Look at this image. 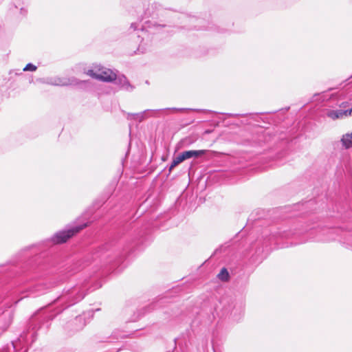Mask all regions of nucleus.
<instances>
[{"label": "nucleus", "mask_w": 352, "mask_h": 352, "mask_svg": "<svg viewBox=\"0 0 352 352\" xmlns=\"http://www.w3.org/2000/svg\"><path fill=\"white\" fill-rule=\"evenodd\" d=\"M138 28V25L136 23H132L131 25V29H133V30H135Z\"/></svg>", "instance_id": "obj_13"}, {"label": "nucleus", "mask_w": 352, "mask_h": 352, "mask_svg": "<svg viewBox=\"0 0 352 352\" xmlns=\"http://www.w3.org/2000/svg\"><path fill=\"white\" fill-rule=\"evenodd\" d=\"M142 28H143V29L146 28V27H144V25H142ZM146 28H150V25H148L146 26Z\"/></svg>", "instance_id": "obj_14"}, {"label": "nucleus", "mask_w": 352, "mask_h": 352, "mask_svg": "<svg viewBox=\"0 0 352 352\" xmlns=\"http://www.w3.org/2000/svg\"><path fill=\"white\" fill-rule=\"evenodd\" d=\"M208 152L207 150H197V151H186L183 152L185 160L190 159L191 157H199L206 154Z\"/></svg>", "instance_id": "obj_6"}, {"label": "nucleus", "mask_w": 352, "mask_h": 352, "mask_svg": "<svg viewBox=\"0 0 352 352\" xmlns=\"http://www.w3.org/2000/svg\"><path fill=\"white\" fill-rule=\"evenodd\" d=\"M87 74L97 80L104 82H113L116 78V73L111 69L100 65H96L87 72Z\"/></svg>", "instance_id": "obj_1"}, {"label": "nucleus", "mask_w": 352, "mask_h": 352, "mask_svg": "<svg viewBox=\"0 0 352 352\" xmlns=\"http://www.w3.org/2000/svg\"><path fill=\"white\" fill-rule=\"evenodd\" d=\"M186 109H177V108H168L163 109H146L144 111L138 113H127V119L130 120H135L138 122H142L144 120L151 118L156 117L158 113L162 111H171L173 112H182L185 111Z\"/></svg>", "instance_id": "obj_2"}, {"label": "nucleus", "mask_w": 352, "mask_h": 352, "mask_svg": "<svg viewBox=\"0 0 352 352\" xmlns=\"http://www.w3.org/2000/svg\"><path fill=\"white\" fill-rule=\"evenodd\" d=\"M113 81L116 85L120 86L121 89L124 90L131 91L133 89L124 76H117L116 74V78L113 79Z\"/></svg>", "instance_id": "obj_5"}, {"label": "nucleus", "mask_w": 352, "mask_h": 352, "mask_svg": "<svg viewBox=\"0 0 352 352\" xmlns=\"http://www.w3.org/2000/svg\"><path fill=\"white\" fill-rule=\"evenodd\" d=\"M142 34H143V35L146 34V32H144V29H143V28H142Z\"/></svg>", "instance_id": "obj_15"}, {"label": "nucleus", "mask_w": 352, "mask_h": 352, "mask_svg": "<svg viewBox=\"0 0 352 352\" xmlns=\"http://www.w3.org/2000/svg\"><path fill=\"white\" fill-rule=\"evenodd\" d=\"M218 277L223 281H226L228 280L229 274L226 268H223L219 274H218Z\"/></svg>", "instance_id": "obj_10"}, {"label": "nucleus", "mask_w": 352, "mask_h": 352, "mask_svg": "<svg viewBox=\"0 0 352 352\" xmlns=\"http://www.w3.org/2000/svg\"><path fill=\"white\" fill-rule=\"evenodd\" d=\"M342 146L348 149L352 147V132L342 135L341 139Z\"/></svg>", "instance_id": "obj_7"}, {"label": "nucleus", "mask_w": 352, "mask_h": 352, "mask_svg": "<svg viewBox=\"0 0 352 352\" xmlns=\"http://www.w3.org/2000/svg\"><path fill=\"white\" fill-rule=\"evenodd\" d=\"M52 84L55 85H58V86H65V85H68V83L67 82L63 81L60 79L56 80V81L54 82H53Z\"/></svg>", "instance_id": "obj_12"}, {"label": "nucleus", "mask_w": 352, "mask_h": 352, "mask_svg": "<svg viewBox=\"0 0 352 352\" xmlns=\"http://www.w3.org/2000/svg\"><path fill=\"white\" fill-rule=\"evenodd\" d=\"M37 69L36 66L32 63H28L26 65V66L24 67L23 71H32L34 72Z\"/></svg>", "instance_id": "obj_11"}, {"label": "nucleus", "mask_w": 352, "mask_h": 352, "mask_svg": "<svg viewBox=\"0 0 352 352\" xmlns=\"http://www.w3.org/2000/svg\"><path fill=\"white\" fill-rule=\"evenodd\" d=\"M335 96L334 94H329L327 92H322L321 94H316L314 96V98L315 100H320V101H327L329 100H331L332 98H333Z\"/></svg>", "instance_id": "obj_8"}, {"label": "nucleus", "mask_w": 352, "mask_h": 352, "mask_svg": "<svg viewBox=\"0 0 352 352\" xmlns=\"http://www.w3.org/2000/svg\"><path fill=\"white\" fill-rule=\"evenodd\" d=\"M185 160L183 152L175 157L169 167V171H171L175 166L184 162Z\"/></svg>", "instance_id": "obj_9"}, {"label": "nucleus", "mask_w": 352, "mask_h": 352, "mask_svg": "<svg viewBox=\"0 0 352 352\" xmlns=\"http://www.w3.org/2000/svg\"><path fill=\"white\" fill-rule=\"evenodd\" d=\"M324 113L327 117L332 120L340 119L344 117L349 116L352 113V108L349 110H331V109H325Z\"/></svg>", "instance_id": "obj_4"}, {"label": "nucleus", "mask_w": 352, "mask_h": 352, "mask_svg": "<svg viewBox=\"0 0 352 352\" xmlns=\"http://www.w3.org/2000/svg\"><path fill=\"white\" fill-rule=\"evenodd\" d=\"M87 224L85 223L80 226H76L74 228L68 229L67 230H63L57 232L52 240L55 243H61L65 242L68 239L72 237L76 233L78 232L80 230H82L84 228L87 227Z\"/></svg>", "instance_id": "obj_3"}]
</instances>
